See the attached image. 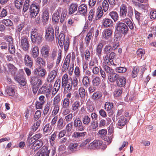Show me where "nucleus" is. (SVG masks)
<instances>
[{
	"label": "nucleus",
	"mask_w": 156,
	"mask_h": 156,
	"mask_svg": "<svg viewBox=\"0 0 156 156\" xmlns=\"http://www.w3.org/2000/svg\"><path fill=\"white\" fill-rule=\"evenodd\" d=\"M69 100L67 98H64L62 101V108L65 109H68L70 105Z\"/></svg>",
	"instance_id": "a18cd8bd"
},
{
	"label": "nucleus",
	"mask_w": 156,
	"mask_h": 156,
	"mask_svg": "<svg viewBox=\"0 0 156 156\" xmlns=\"http://www.w3.org/2000/svg\"><path fill=\"white\" fill-rule=\"evenodd\" d=\"M121 21L124 23H126L127 24V26H128L131 29H133V23L129 18H126L122 20Z\"/></svg>",
	"instance_id": "2f4dec72"
},
{
	"label": "nucleus",
	"mask_w": 156,
	"mask_h": 156,
	"mask_svg": "<svg viewBox=\"0 0 156 156\" xmlns=\"http://www.w3.org/2000/svg\"><path fill=\"white\" fill-rule=\"evenodd\" d=\"M108 15L113 20L114 22L117 21L119 19L118 14L115 11H113L110 12Z\"/></svg>",
	"instance_id": "7c9ffc66"
},
{
	"label": "nucleus",
	"mask_w": 156,
	"mask_h": 156,
	"mask_svg": "<svg viewBox=\"0 0 156 156\" xmlns=\"http://www.w3.org/2000/svg\"><path fill=\"white\" fill-rule=\"evenodd\" d=\"M128 121L127 119L123 116H121L118 119L117 126L118 128L121 129L127 123Z\"/></svg>",
	"instance_id": "4468645a"
},
{
	"label": "nucleus",
	"mask_w": 156,
	"mask_h": 156,
	"mask_svg": "<svg viewBox=\"0 0 156 156\" xmlns=\"http://www.w3.org/2000/svg\"><path fill=\"white\" fill-rule=\"evenodd\" d=\"M36 30V29H34L31 33V41L33 43H36L39 44L42 42V35Z\"/></svg>",
	"instance_id": "7ed1b4c3"
},
{
	"label": "nucleus",
	"mask_w": 156,
	"mask_h": 156,
	"mask_svg": "<svg viewBox=\"0 0 156 156\" xmlns=\"http://www.w3.org/2000/svg\"><path fill=\"white\" fill-rule=\"evenodd\" d=\"M64 120L62 117H60L57 121V128L59 130L62 129L65 126Z\"/></svg>",
	"instance_id": "4c0bfd02"
},
{
	"label": "nucleus",
	"mask_w": 156,
	"mask_h": 156,
	"mask_svg": "<svg viewBox=\"0 0 156 156\" xmlns=\"http://www.w3.org/2000/svg\"><path fill=\"white\" fill-rule=\"evenodd\" d=\"M73 122H71L70 123H68L66 127V136H69L71 134V131L73 128Z\"/></svg>",
	"instance_id": "58836bf2"
},
{
	"label": "nucleus",
	"mask_w": 156,
	"mask_h": 156,
	"mask_svg": "<svg viewBox=\"0 0 156 156\" xmlns=\"http://www.w3.org/2000/svg\"><path fill=\"white\" fill-rule=\"evenodd\" d=\"M126 82V78L124 76H119L116 82L117 86L120 87H124Z\"/></svg>",
	"instance_id": "9b49d317"
},
{
	"label": "nucleus",
	"mask_w": 156,
	"mask_h": 156,
	"mask_svg": "<svg viewBox=\"0 0 156 156\" xmlns=\"http://www.w3.org/2000/svg\"><path fill=\"white\" fill-rule=\"evenodd\" d=\"M112 35V32L111 30L108 29L105 30L102 33V38L105 39L107 40L111 37Z\"/></svg>",
	"instance_id": "f3484780"
},
{
	"label": "nucleus",
	"mask_w": 156,
	"mask_h": 156,
	"mask_svg": "<svg viewBox=\"0 0 156 156\" xmlns=\"http://www.w3.org/2000/svg\"><path fill=\"white\" fill-rule=\"evenodd\" d=\"M8 68L9 71L12 74H15L17 69L14 66L11 64L9 63L8 65Z\"/></svg>",
	"instance_id": "6e6d98bb"
},
{
	"label": "nucleus",
	"mask_w": 156,
	"mask_h": 156,
	"mask_svg": "<svg viewBox=\"0 0 156 156\" xmlns=\"http://www.w3.org/2000/svg\"><path fill=\"white\" fill-rule=\"evenodd\" d=\"M30 82L32 86L40 87L42 84L41 78L37 76L32 77L30 79Z\"/></svg>",
	"instance_id": "9d476101"
},
{
	"label": "nucleus",
	"mask_w": 156,
	"mask_h": 156,
	"mask_svg": "<svg viewBox=\"0 0 156 156\" xmlns=\"http://www.w3.org/2000/svg\"><path fill=\"white\" fill-rule=\"evenodd\" d=\"M29 0H25V3L23 4V10L24 12H26L29 8Z\"/></svg>",
	"instance_id": "0e129e2a"
},
{
	"label": "nucleus",
	"mask_w": 156,
	"mask_h": 156,
	"mask_svg": "<svg viewBox=\"0 0 156 156\" xmlns=\"http://www.w3.org/2000/svg\"><path fill=\"white\" fill-rule=\"evenodd\" d=\"M102 94L99 91H97L94 93L91 96V98L94 101L100 98L102 96Z\"/></svg>",
	"instance_id": "79ce46f5"
},
{
	"label": "nucleus",
	"mask_w": 156,
	"mask_h": 156,
	"mask_svg": "<svg viewBox=\"0 0 156 156\" xmlns=\"http://www.w3.org/2000/svg\"><path fill=\"white\" fill-rule=\"evenodd\" d=\"M73 81L72 79L69 80L68 75L67 74H64L62 77V85L69 83V82Z\"/></svg>",
	"instance_id": "de8ad7c7"
},
{
	"label": "nucleus",
	"mask_w": 156,
	"mask_h": 156,
	"mask_svg": "<svg viewBox=\"0 0 156 156\" xmlns=\"http://www.w3.org/2000/svg\"><path fill=\"white\" fill-rule=\"evenodd\" d=\"M103 69L104 71L108 74L111 73H112L113 72L114 70L111 67H109L107 65V64H106L104 66Z\"/></svg>",
	"instance_id": "bf43d9fd"
},
{
	"label": "nucleus",
	"mask_w": 156,
	"mask_h": 156,
	"mask_svg": "<svg viewBox=\"0 0 156 156\" xmlns=\"http://www.w3.org/2000/svg\"><path fill=\"white\" fill-rule=\"evenodd\" d=\"M145 53V51L144 49H142L140 48L138 49L136 51V54L137 55L141 58L142 56L144 55Z\"/></svg>",
	"instance_id": "69168bd1"
},
{
	"label": "nucleus",
	"mask_w": 156,
	"mask_h": 156,
	"mask_svg": "<svg viewBox=\"0 0 156 156\" xmlns=\"http://www.w3.org/2000/svg\"><path fill=\"white\" fill-rule=\"evenodd\" d=\"M134 11L135 18L137 20L140 25L141 26L147 24V21L144 20V18L141 13L139 12L135 9Z\"/></svg>",
	"instance_id": "39448f33"
},
{
	"label": "nucleus",
	"mask_w": 156,
	"mask_h": 156,
	"mask_svg": "<svg viewBox=\"0 0 156 156\" xmlns=\"http://www.w3.org/2000/svg\"><path fill=\"white\" fill-rule=\"evenodd\" d=\"M103 47V44L102 43H100L96 47V54L99 58L101 56L102 48Z\"/></svg>",
	"instance_id": "e433bc0d"
},
{
	"label": "nucleus",
	"mask_w": 156,
	"mask_h": 156,
	"mask_svg": "<svg viewBox=\"0 0 156 156\" xmlns=\"http://www.w3.org/2000/svg\"><path fill=\"white\" fill-rule=\"evenodd\" d=\"M28 40V37L26 36L22 37L20 39V46L25 51H27L29 48V44Z\"/></svg>",
	"instance_id": "6e6552de"
},
{
	"label": "nucleus",
	"mask_w": 156,
	"mask_h": 156,
	"mask_svg": "<svg viewBox=\"0 0 156 156\" xmlns=\"http://www.w3.org/2000/svg\"><path fill=\"white\" fill-rule=\"evenodd\" d=\"M31 55L34 58H37L39 55V49L38 47L34 46L31 48Z\"/></svg>",
	"instance_id": "cd10ccee"
},
{
	"label": "nucleus",
	"mask_w": 156,
	"mask_h": 156,
	"mask_svg": "<svg viewBox=\"0 0 156 156\" xmlns=\"http://www.w3.org/2000/svg\"><path fill=\"white\" fill-rule=\"evenodd\" d=\"M109 4L107 0H104L102 4V9L103 8V11L106 12L108 9L109 8Z\"/></svg>",
	"instance_id": "5fc2aeb1"
},
{
	"label": "nucleus",
	"mask_w": 156,
	"mask_h": 156,
	"mask_svg": "<svg viewBox=\"0 0 156 156\" xmlns=\"http://www.w3.org/2000/svg\"><path fill=\"white\" fill-rule=\"evenodd\" d=\"M115 53L113 52H112L109 54H107L103 57V60L105 62L106 64L109 65L110 63L111 65L113 64L114 66L116 65L113 62V59L115 55Z\"/></svg>",
	"instance_id": "423d86ee"
},
{
	"label": "nucleus",
	"mask_w": 156,
	"mask_h": 156,
	"mask_svg": "<svg viewBox=\"0 0 156 156\" xmlns=\"http://www.w3.org/2000/svg\"><path fill=\"white\" fill-rule=\"evenodd\" d=\"M115 29L118 32L124 35L127 34L129 30L127 26L124 23L120 21L116 23Z\"/></svg>",
	"instance_id": "f257e3e1"
},
{
	"label": "nucleus",
	"mask_w": 156,
	"mask_h": 156,
	"mask_svg": "<svg viewBox=\"0 0 156 156\" xmlns=\"http://www.w3.org/2000/svg\"><path fill=\"white\" fill-rule=\"evenodd\" d=\"M6 92L8 94L11 96H13L15 93V87L13 86H10L7 87Z\"/></svg>",
	"instance_id": "473e14b6"
},
{
	"label": "nucleus",
	"mask_w": 156,
	"mask_h": 156,
	"mask_svg": "<svg viewBox=\"0 0 156 156\" xmlns=\"http://www.w3.org/2000/svg\"><path fill=\"white\" fill-rule=\"evenodd\" d=\"M65 36L63 34H60L59 35L58 44L61 48H62L64 45L65 50H68L69 45V37L66 38L65 40Z\"/></svg>",
	"instance_id": "f03ea898"
},
{
	"label": "nucleus",
	"mask_w": 156,
	"mask_h": 156,
	"mask_svg": "<svg viewBox=\"0 0 156 156\" xmlns=\"http://www.w3.org/2000/svg\"><path fill=\"white\" fill-rule=\"evenodd\" d=\"M43 145V142L41 140H36L35 142L31 146V148L34 151L38 150Z\"/></svg>",
	"instance_id": "5701e85b"
},
{
	"label": "nucleus",
	"mask_w": 156,
	"mask_h": 156,
	"mask_svg": "<svg viewBox=\"0 0 156 156\" xmlns=\"http://www.w3.org/2000/svg\"><path fill=\"white\" fill-rule=\"evenodd\" d=\"M49 94V88L48 87V85L45 83L40 88L38 91V94H46L47 96L48 94Z\"/></svg>",
	"instance_id": "bb28decb"
},
{
	"label": "nucleus",
	"mask_w": 156,
	"mask_h": 156,
	"mask_svg": "<svg viewBox=\"0 0 156 156\" xmlns=\"http://www.w3.org/2000/svg\"><path fill=\"white\" fill-rule=\"evenodd\" d=\"M140 69L138 66L134 67L131 74V76L133 78L136 77Z\"/></svg>",
	"instance_id": "09e8293b"
},
{
	"label": "nucleus",
	"mask_w": 156,
	"mask_h": 156,
	"mask_svg": "<svg viewBox=\"0 0 156 156\" xmlns=\"http://www.w3.org/2000/svg\"><path fill=\"white\" fill-rule=\"evenodd\" d=\"M73 125L74 128L77 131H83L85 129L82 120L79 118L74 119Z\"/></svg>",
	"instance_id": "20e7f679"
},
{
	"label": "nucleus",
	"mask_w": 156,
	"mask_h": 156,
	"mask_svg": "<svg viewBox=\"0 0 156 156\" xmlns=\"http://www.w3.org/2000/svg\"><path fill=\"white\" fill-rule=\"evenodd\" d=\"M57 135V132H55L54 133L51 135V138L50 139V142L51 146H53L54 145L55 138L56 137Z\"/></svg>",
	"instance_id": "052dcab7"
},
{
	"label": "nucleus",
	"mask_w": 156,
	"mask_h": 156,
	"mask_svg": "<svg viewBox=\"0 0 156 156\" xmlns=\"http://www.w3.org/2000/svg\"><path fill=\"white\" fill-rule=\"evenodd\" d=\"M83 85L86 87H88L90 84L89 79L87 76H84L82 80Z\"/></svg>",
	"instance_id": "603ef678"
},
{
	"label": "nucleus",
	"mask_w": 156,
	"mask_h": 156,
	"mask_svg": "<svg viewBox=\"0 0 156 156\" xmlns=\"http://www.w3.org/2000/svg\"><path fill=\"white\" fill-rule=\"evenodd\" d=\"M62 86L64 88V92L65 93L69 92L72 90L73 81L69 82V83L62 85Z\"/></svg>",
	"instance_id": "b1692460"
},
{
	"label": "nucleus",
	"mask_w": 156,
	"mask_h": 156,
	"mask_svg": "<svg viewBox=\"0 0 156 156\" xmlns=\"http://www.w3.org/2000/svg\"><path fill=\"white\" fill-rule=\"evenodd\" d=\"M92 84L94 86H98L100 84L101 80L100 77L96 76L92 80Z\"/></svg>",
	"instance_id": "f704fd0d"
},
{
	"label": "nucleus",
	"mask_w": 156,
	"mask_h": 156,
	"mask_svg": "<svg viewBox=\"0 0 156 156\" xmlns=\"http://www.w3.org/2000/svg\"><path fill=\"white\" fill-rule=\"evenodd\" d=\"M126 68L125 67H117L115 69L116 72L119 73H124L126 72Z\"/></svg>",
	"instance_id": "13d9d810"
},
{
	"label": "nucleus",
	"mask_w": 156,
	"mask_h": 156,
	"mask_svg": "<svg viewBox=\"0 0 156 156\" xmlns=\"http://www.w3.org/2000/svg\"><path fill=\"white\" fill-rule=\"evenodd\" d=\"M48 147L44 146L38 152L41 156H49Z\"/></svg>",
	"instance_id": "a878e982"
},
{
	"label": "nucleus",
	"mask_w": 156,
	"mask_h": 156,
	"mask_svg": "<svg viewBox=\"0 0 156 156\" xmlns=\"http://www.w3.org/2000/svg\"><path fill=\"white\" fill-rule=\"evenodd\" d=\"M25 0H14V4L15 7L17 9H21L23 4L25 3Z\"/></svg>",
	"instance_id": "c85d7f7f"
},
{
	"label": "nucleus",
	"mask_w": 156,
	"mask_h": 156,
	"mask_svg": "<svg viewBox=\"0 0 156 156\" xmlns=\"http://www.w3.org/2000/svg\"><path fill=\"white\" fill-rule=\"evenodd\" d=\"M8 50L11 54H14L15 52V49L14 44L8 46Z\"/></svg>",
	"instance_id": "338daca9"
},
{
	"label": "nucleus",
	"mask_w": 156,
	"mask_h": 156,
	"mask_svg": "<svg viewBox=\"0 0 156 156\" xmlns=\"http://www.w3.org/2000/svg\"><path fill=\"white\" fill-rule=\"evenodd\" d=\"M127 14V7L126 5L122 4L120 7L119 15L120 17L125 18Z\"/></svg>",
	"instance_id": "dca6fc26"
},
{
	"label": "nucleus",
	"mask_w": 156,
	"mask_h": 156,
	"mask_svg": "<svg viewBox=\"0 0 156 156\" xmlns=\"http://www.w3.org/2000/svg\"><path fill=\"white\" fill-rule=\"evenodd\" d=\"M80 101H74L72 105V110L74 111L77 110L80 107Z\"/></svg>",
	"instance_id": "8fccbe9b"
},
{
	"label": "nucleus",
	"mask_w": 156,
	"mask_h": 156,
	"mask_svg": "<svg viewBox=\"0 0 156 156\" xmlns=\"http://www.w3.org/2000/svg\"><path fill=\"white\" fill-rule=\"evenodd\" d=\"M107 131L106 129H103L99 130L98 133V136L102 139H105V137L106 136Z\"/></svg>",
	"instance_id": "37998d69"
},
{
	"label": "nucleus",
	"mask_w": 156,
	"mask_h": 156,
	"mask_svg": "<svg viewBox=\"0 0 156 156\" xmlns=\"http://www.w3.org/2000/svg\"><path fill=\"white\" fill-rule=\"evenodd\" d=\"M34 73L40 77V76L42 77L45 74V70L43 69V68L36 67L34 69Z\"/></svg>",
	"instance_id": "aec40b11"
},
{
	"label": "nucleus",
	"mask_w": 156,
	"mask_h": 156,
	"mask_svg": "<svg viewBox=\"0 0 156 156\" xmlns=\"http://www.w3.org/2000/svg\"><path fill=\"white\" fill-rule=\"evenodd\" d=\"M82 121L84 125L87 126L90 123V119L88 115H86L82 117Z\"/></svg>",
	"instance_id": "ea45409f"
},
{
	"label": "nucleus",
	"mask_w": 156,
	"mask_h": 156,
	"mask_svg": "<svg viewBox=\"0 0 156 156\" xmlns=\"http://www.w3.org/2000/svg\"><path fill=\"white\" fill-rule=\"evenodd\" d=\"M2 23L6 26L10 27L12 25V22L9 19H4L2 20Z\"/></svg>",
	"instance_id": "680f3d73"
},
{
	"label": "nucleus",
	"mask_w": 156,
	"mask_h": 156,
	"mask_svg": "<svg viewBox=\"0 0 156 156\" xmlns=\"http://www.w3.org/2000/svg\"><path fill=\"white\" fill-rule=\"evenodd\" d=\"M78 5L75 3H73L69 5V14L71 15L77 11L78 8Z\"/></svg>",
	"instance_id": "412c9836"
},
{
	"label": "nucleus",
	"mask_w": 156,
	"mask_h": 156,
	"mask_svg": "<svg viewBox=\"0 0 156 156\" xmlns=\"http://www.w3.org/2000/svg\"><path fill=\"white\" fill-rule=\"evenodd\" d=\"M103 15V12L102 8L100 6L97 9V11L96 13V20H99L100 19Z\"/></svg>",
	"instance_id": "a19ab883"
},
{
	"label": "nucleus",
	"mask_w": 156,
	"mask_h": 156,
	"mask_svg": "<svg viewBox=\"0 0 156 156\" xmlns=\"http://www.w3.org/2000/svg\"><path fill=\"white\" fill-rule=\"evenodd\" d=\"M4 39L8 42V46L13 44V39L11 36H6Z\"/></svg>",
	"instance_id": "4d7b16f0"
},
{
	"label": "nucleus",
	"mask_w": 156,
	"mask_h": 156,
	"mask_svg": "<svg viewBox=\"0 0 156 156\" xmlns=\"http://www.w3.org/2000/svg\"><path fill=\"white\" fill-rule=\"evenodd\" d=\"M87 134L86 132H74L72 135L73 137L76 139H79L80 137H83Z\"/></svg>",
	"instance_id": "c756f323"
},
{
	"label": "nucleus",
	"mask_w": 156,
	"mask_h": 156,
	"mask_svg": "<svg viewBox=\"0 0 156 156\" xmlns=\"http://www.w3.org/2000/svg\"><path fill=\"white\" fill-rule=\"evenodd\" d=\"M78 146V144L77 143H71L70 144L69 147V150L72 152H74L76 150Z\"/></svg>",
	"instance_id": "864d4df0"
},
{
	"label": "nucleus",
	"mask_w": 156,
	"mask_h": 156,
	"mask_svg": "<svg viewBox=\"0 0 156 156\" xmlns=\"http://www.w3.org/2000/svg\"><path fill=\"white\" fill-rule=\"evenodd\" d=\"M87 6L84 4L80 5L78 8V13L83 16H85L87 14Z\"/></svg>",
	"instance_id": "f8f14e48"
},
{
	"label": "nucleus",
	"mask_w": 156,
	"mask_h": 156,
	"mask_svg": "<svg viewBox=\"0 0 156 156\" xmlns=\"http://www.w3.org/2000/svg\"><path fill=\"white\" fill-rule=\"evenodd\" d=\"M67 10L66 9H63L61 15V18L60 22L61 23H62L65 20L67 16Z\"/></svg>",
	"instance_id": "3c124183"
},
{
	"label": "nucleus",
	"mask_w": 156,
	"mask_h": 156,
	"mask_svg": "<svg viewBox=\"0 0 156 156\" xmlns=\"http://www.w3.org/2000/svg\"><path fill=\"white\" fill-rule=\"evenodd\" d=\"M41 53L42 56L44 58H48L49 56V47L48 45H45L42 46Z\"/></svg>",
	"instance_id": "4be33fe9"
},
{
	"label": "nucleus",
	"mask_w": 156,
	"mask_h": 156,
	"mask_svg": "<svg viewBox=\"0 0 156 156\" xmlns=\"http://www.w3.org/2000/svg\"><path fill=\"white\" fill-rule=\"evenodd\" d=\"M61 12V9H58L53 15L52 20L53 22L54 23H57L58 22L60 18Z\"/></svg>",
	"instance_id": "ddd939ff"
},
{
	"label": "nucleus",
	"mask_w": 156,
	"mask_h": 156,
	"mask_svg": "<svg viewBox=\"0 0 156 156\" xmlns=\"http://www.w3.org/2000/svg\"><path fill=\"white\" fill-rule=\"evenodd\" d=\"M101 140H94L89 145V147L92 149L99 148L102 144Z\"/></svg>",
	"instance_id": "a211bd4d"
},
{
	"label": "nucleus",
	"mask_w": 156,
	"mask_h": 156,
	"mask_svg": "<svg viewBox=\"0 0 156 156\" xmlns=\"http://www.w3.org/2000/svg\"><path fill=\"white\" fill-rule=\"evenodd\" d=\"M78 92L80 98L84 99L87 93V90H85L83 87H81L79 89Z\"/></svg>",
	"instance_id": "c9c22d12"
},
{
	"label": "nucleus",
	"mask_w": 156,
	"mask_h": 156,
	"mask_svg": "<svg viewBox=\"0 0 156 156\" xmlns=\"http://www.w3.org/2000/svg\"><path fill=\"white\" fill-rule=\"evenodd\" d=\"M54 30H53L52 31H51V30H49V42L50 41L51 42V43L53 44L55 43V41L54 39Z\"/></svg>",
	"instance_id": "e2e57ef3"
},
{
	"label": "nucleus",
	"mask_w": 156,
	"mask_h": 156,
	"mask_svg": "<svg viewBox=\"0 0 156 156\" xmlns=\"http://www.w3.org/2000/svg\"><path fill=\"white\" fill-rule=\"evenodd\" d=\"M57 74V72L56 70H53L49 73V82L52 83L54 81Z\"/></svg>",
	"instance_id": "49530a36"
},
{
	"label": "nucleus",
	"mask_w": 156,
	"mask_h": 156,
	"mask_svg": "<svg viewBox=\"0 0 156 156\" xmlns=\"http://www.w3.org/2000/svg\"><path fill=\"white\" fill-rule=\"evenodd\" d=\"M42 19L43 24L45 25L48 23L49 19L48 6L44 7L42 10Z\"/></svg>",
	"instance_id": "1a4fd4ad"
},
{
	"label": "nucleus",
	"mask_w": 156,
	"mask_h": 156,
	"mask_svg": "<svg viewBox=\"0 0 156 156\" xmlns=\"http://www.w3.org/2000/svg\"><path fill=\"white\" fill-rule=\"evenodd\" d=\"M36 68H43L44 66L45 62L41 58L38 57L36 59Z\"/></svg>",
	"instance_id": "72a5a7b5"
},
{
	"label": "nucleus",
	"mask_w": 156,
	"mask_h": 156,
	"mask_svg": "<svg viewBox=\"0 0 156 156\" xmlns=\"http://www.w3.org/2000/svg\"><path fill=\"white\" fill-rule=\"evenodd\" d=\"M113 22L109 18H105L102 20V24L105 27H111L113 26Z\"/></svg>",
	"instance_id": "6ab92c4d"
},
{
	"label": "nucleus",
	"mask_w": 156,
	"mask_h": 156,
	"mask_svg": "<svg viewBox=\"0 0 156 156\" xmlns=\"http://www.w3.org/2000/svg\"><path fill=\"white\" fill-rule=\"evenodd\" d=\"M40 6L38 5L32 4L29 8L30 16L32 17H34L37 16L39 12Z\"/></svg>",
	"instance_id": "0eeeda50"
},
{
	"label": "nucleus",
	"mask_w": 156,
	"mask_h": 156,
	"mask_svg": "<svg viewBox=\"0 0 156 156\" xmlns=\"http://www.w3.org/2000/svg\"><path fill=\"white\" fill-rule=\"evenodd\" d=\"M8 46L7 44L5 41H2L0 44V48L2 50H6Z\"/></svg>",
	"instance_id": "774afa93"
},
{
	"label": "nucleus",
	"mask_w": 156,
	"mask_h": 156,
	"mask_svg": "<svg viewBox=\"0 0 156 156\" xmlns=\"http://www.w3.org/2000/svg\"><path fill=\"white\" fill-rule=\"evenodd\" d=\"M94 29L92 27L87 35L85 38V42L87 46H88L92 36Z\"/></svg>",
	"instance_id": "393cba45"
},
{
	"label": "nucleus",
	"mask_w": 156,
	"mask_h": 156,
	"mask_svg": "<svg viewBox=\"0 0 156 156\" xmlns=\"http://www.w3.org/2000/svg\"><path fill=\"white\" fill-rule=\"evenodd\" d=\"M104 109L107 111H110L113 108V104L111 102H106L104 105Z\"/></svg>",
	"instance_id": "c03bdc74"
},
{
	"label": "nucleus",
	"mask_w": 156,
	"mask_h": 156,
	"mask_svg": "<svg viewBox=\"0 0 156 156\" xmlns=\"http://www.w3.org/2000/svg\"><path fill=\"white\" fill-rule=\"evenodd\" d=\"M108 80L112 83H114L115 82H116L119 77V75L114 71L108 74Z\"/></svg>",
	"instance_id": "2eb2a0df"
}]
</instances>
